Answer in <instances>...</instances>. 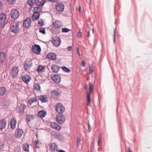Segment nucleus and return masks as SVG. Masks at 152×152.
<instances>
[{
	"instance_id": "13d9d810",
	"label": "nucleus",
	"mask_w": 152,
	"mask_h": 152,
	"mask_svg": "<svg viewBox=\"0 0 152 152\" xmlns=\"http://www.w3.org/2000/svg\"><path fill=\"white\" fill-rule=\"evenodd\" d=\"M85 64H86V63H85V61H82L81 62V64H82V66H85Z\"/></svg>"
},
{
	"instance_id": "20e7f679",
	"label": "nucleus",
	"mask_w": 152,
	"mask_h": 152,
	"mask_svg": "<svg viewBox=\"0 0 152 152\" xmlns=\"http://www.w3.org/2000/svg\"><path fill=\"white\" fill-rule=\"evenodd\" d=\"M32 66V62L31 59H26L25 62V64L23 66V68L25 70H29Z\"/></svg>"
},
{
	"instance_id": "7c9ffc66",
	"label": "nucleus",
	"mask_w": 152,
	"mask_h": 152,
	"mask_svg": "<svg viewBox=\"0 0 152 152\" xmlns=\"http://www.w3.org/2000/svg\"><path fill=\"white\" fill-rule=\"evenodd\" d=\"M29 145L27 143H26L23 145V149L26 152H28L29 151Z\"/></svg>"
},
{
	"instance_id": "f3484780",
	"label": "nucleus",
	"mask_w": 152,
	"mask_h": 152,
	"mask_svg": "<svg viewBox=\"0 0 152 152\" xmlns=\"http://www.w3.org/2000/svg\"><path fill=\"white\" fill-rule=\"evenodd\" d=\"M6 55V53L3 52H0V66L2 65Z\"/></svg>"
},
{
	"instance_id": "79ce46f5",
	"label": "nucleus",
	"mask_w": 152,
	"mask_h": 152,
	"mask_svg": "<svg viewBox=\"0 0 152 152\" xmlns=\"http://www.w3.org/2000/svg\"><path fill=\"white\" fill-rule=\"evenodd\" d=\"M4 142L2 141H0V150H1L4 146Z\"/></svg>"
},
{
	"instance_id": "bf43d9fd",
	"label": "nucleus",
	"mask_w": 152,
	"mask_h": 152,
	"mask_svg": "<svg viewBox=\"0 0 152 152\" xmlns=\"http://www.w3.org/2000/svg\"><path fill=\"white\" fill-rule=\"evenodd\" d=\"M76 50L77 53H78V56H80V51L79 50V48H77Z\"/></svg>"
},
{
	"instance_id": "72a5a7b5",
	"label": "nucleus",
	"mask_w": 152,
	"mask_h": 152,
	"mask_svg": "<svg viewBox=\"0 0 152 152\" xmlns=\"http://www.w3.org/2000/svg\"><path fill=\"white\" fill-rule=\"evenodd\" d=\"M91 93H90V92H87V100L88 103H87V104L88 105H90V103L91 102V96H90V94Z\"/></svg>"
},
{
	"instance_id": "aec40b11",
	"label": "nucleus",
	"mask_w": 152,
	"mask_h": 152,
	"mask_svg": "<svg viewBox=\"0 0 152 152\" xmlns=\"http://www.w3.org/2000/svg\"><path fill=\"white\" fill-rule=\"evenodd\" d=\"M16 124V121L14 118L13 117L11 118L10 122V129H13L15 128Z\"/></svg>"
},
{
	"instance_id": "338daca9",
	"label": "nucleus",
	"mask_w": 152,
	"mask_h": 152,
	"mask_svg": "<svg viewBox=\"0 0 152 152\" xmlns=\"http://www.w3.org/2000/svg\"><path fill=\"white\" fill-rule=\"evenodd\" d=\"M80 140L79 138H78L77 140V143H79L80 142Z\"/></svg>"
},
{
	"instance_id": "37998d69",
	"label": "nucleus",
	"mask_w": 152,
	"mask_h": 152,
	"mask_svg": "<svg viewBox=\"0 0 152 152\" xmlns=\"http://www.w3.org/2000/svg\"><path fill=\"white\" fill-rule=\"evenodd\" d=\"M61 136L60 133H58L55 135V137L57 139L59 140L61 139Z\"/></svg>"
},
{
	"instance_id": "393cba45",
	"label": "nucleus",
	"mask_w": 152,
	"mask_h": 152,
	"mask_svg": "<svg viewBox=\"0 0 152 152\" xmlns=\"http://www.w3.org/2000/svg\"><path fill=\"white\" fill-rule=\"evenodd\" d=\"M23 80L26 83H28L31 80L30 77L28 75H24L22 78Z\"/></svg>"
},
{
	"instance_id": "c9c22d12",
	"label": "nucleus",
	"mask_w": 152,
	"mask_h": 152,
	"mask_svg": "<svg viewBox=\"0 0 152 152\" xmlns=\"http://www.w3.org/2000/svg\"><path fill=\"white\" fill-rule=\"evenodd\" d=\"M10 104V102L7 99H5L4 103V105L5 106H8Z\"/></svg>"
},
{
	"instance_id": "f704fd0d",
	"label": "nucleus",
	"mask_w": 152,
	"mask_h": 152,
	"mask_svg": "<svg viewBox=\"0 0 152 152\" xmlns=\"http://www.w3.org/2000/svg\"><path fill=\"white\" fill-rule=\"evenodd\" d=\"M34 89L37 91H39L40 89V86L37 83H35L34 86Z\"/></svg>"
},
{
	"instance_id": "f8f14e48",
	"label": "nucleus",
	"mask_w": 152,
	"mask_h": 152,
	"mask_svg": "<svg viewBox=\"0 0 152 152\" xmlns=\"http://www.w3.org/2000/svg\"><path fill=\"white\" fill-rule=\"evenodd\" d=\"M16 132L15 135L16 137L17 138H20L24 132L23 131L22 129H20L18 128L16 129Z\"/></svg>"
},
{
	"instance_id": "f257e3e1",
	"label": "nucleus",
	"mask_w": 152,
	"mask_h": 152,
	"mask_svg": "<svg viewBox=\"0 0 152 152\" xmlns=\"http://www.w3.org/2000/svg\"><path fill=\"white\" fill-rule=\"evenodd\" d=\"M19 23L18 22H13L12 23L10 27V29L11 31L14 33H16L20 30L19 26Z\"/></svg>"
},
{
	"instance_id": "6e6d98bb",
	"label": "nucleus",
	"mask_w": 152,
	"mask_h": 152,
	"mask_svg": "<svg viewBox=\"0 0 152 152\" xmlns=\"http://www.w3.org/2000/svg\"><path fill=\"white\" fill-rule=\"evenodd\" d=\"M77 35L79 37H81L82 36L81 33L80 31V29L79 31L77 33Z\"/></svg>"
},
{
	"instance_id": "a211bd4d",
	"label": "nucleus",
	"mask_w": 152,
	"mask_h": 152,
	"mask_svg": "<svg viewBox=\"0 0 152 152\" xmlns=\"http://www.w3.org/2000/svg\"><path fill=\"white\" fill-rule=\"evenodd\" d=\"M7 121L4 119L0 120V130H2L6 126Z\"/></svg>"
},
{
	"instance_id": "cd10ccee",
	"label": "nucleus",
	"mask_w": 152,
	"mask_h": 152,
	"mask_svg": "<svg viewBox=\"0 0 152 152\" xmlns=\"http://www.w3.org/2000/svg\"><path fill=\"white\" fill-rule=\"evenodd\" d=\"M46 112L43 110H41L38 112V115L41 118H44L46 115Z\"/></svg>"
},
{
	"instance_id": "c85d7f7f",
	"label": "nucleus",
	"mask_w": 152,
	"mask_h": 152,
	"mask_svg": "<svg viewBox=\"0 0 152 152\" xmlns=\"http://www.w3.org/2000/svg\"><path fill=\"white\" fill-rule=\"evenodd\" d=\"M34 118V115H32L27 114L26 116V119L27 120V122H29L30 121L33 120Z\"/></svg>"
},
{
	"instance_id": "412c9836",
	"label": "nucleus",
	"mask_w": 152,
	"mask_h": 152,
	"mask_svg": "<svg viewBox=\"0 0 152 152\" xmlns=\"http://www.w3.org/2000/svg\"><path fill=\"white\" fill-rule=\"evenodd\" d=\"M61 92L60 91H59L57 90H54L51 91V94L52 96L56 97H59Z\"/></svg>"
},
{
	"instance_id": "e2e57ef3",
	"label": "nucleus",
	"mask_w": 152,
	"mask_h": 152,
	"mask_svg": "<svg viewBox=\"0 0 152 152\" xmlns=\"http://www.w3.org/2000/svg\"><path fill=\"white\" fill-rule=\"evenodd\" d=\"M58 152H66L62 150H59L57 151Z\"/></svg>"
},
{
	"instance_id": "0eeeda50",
	"label": "nucleus",
	"mask_w": 152,
	"mask_h": 152,
	"mask_svg": "<svg viewBox=\"0 0 152 152\" xmlns=\"http://www.w3.org/2000/svg\"><path fill=\"white\" fill-rule=\"evenodd\" d=\"M55 8L57 11L61 12L64 11V6L61 3L58 2L55 5Z\"/></svg>"
},
{
	"instance_id": "a878e982",
	"label": "nucleus",
	"mask_w": 152,
	"mask_h": 152,
	"mask_svg": "<svg viewBox=\"0 0 152 152\" xmlns=\"http://www.w3.org/2000/svg\"><path fill=\"white\" fill-rule=\"evenodd\" d=\"M42 8L39 6H36L33 7V12L40 13H39L42 11Z\"/></svg>"
},
{
	"instance_id": "49530a36",
	"label": "nucleus",
	"mask_w": 152,
	"mask_h": 152,
	"mask_svg": "<svg viewBox=\"0 0 152 152\" xmlns=\"http://www.w3.org/2000/svg\"><path fill=\"white\" fill-rule=\"evenodd\" d=\"M21 149L20 147H16L14 150V152H20Z\"/></svg>"
},
{
	"instance_id": "dca6fc26",
	"label": "nucleus",
	"mask_w": 152,
	"mask_h": 152,
	"mask_svg": "<svg viewBox=\"0 0 152 152\" xmlns=\"http://www.w3.org/2000/svg\"><path fill=\"white\" fill-rule=\"evenodd\" d=\"M49 149L52 152H57L58 151V146L55 143H52L49 146Z\"/></svg>"
},
{
	"instance_id": "1a4fd4ad",
	"label": "nucleus",
	"mask_w": 152,
	"mask_h": 152,
	"mask_svg": "<svg viewBox=\"0 0 152 152\" xmlns=\"http://www.w3.org/2000/svg\"><path fill=\"white\" fill-rule=\"evenodd\" d=\"M52 42L55 46L58 47L61 44V40L58 37H54L52 39Z\"/></svg>"
},
{
	"instance_id": "5701e85b",
	"label": "nucleus",
	"mask_w": 152,
	"mask_h": 152,
	"mask_svg": "<svg viewBox=\"0 0 152 152\" xmlns=\"http://www.w3.org/2000/svg\"><path fill=\"white\" fill-rule=\"evenodd\" d=\"M50 126L53 128L57 130H59L61 129V126L57 123L52 122L50 123Z\"/></svg>"
},
{
	"instance_id": "473e14b6",
	"label": "nucleus",
	"mask_w": 152,
	"mask_h": 152,
	"mask_svg": "<svg viewBox=\"0 0 152 152\" xmlns=\"http://www.w3.org/2000/svg\"><path fill=\"white\" fill-rule=\"evenodd\" d=\"M37 0H28V3L30 7L32 6V5H35V3Z\"/></svg>"
},
{
	"instance_id": "ddd939ff",
	"label": "nucleus",
	"mask_w": 152,
	"mask_h": 152,
	"mask_svg": "<svg viewBox=\"0 0 152 152\" xmlns=\"http://www.w3.org/2000/svg\"><path fill=\"white\" fill-rule=\"evenodd\" d=\"M18 71V67L16 66H14L10 71V74L13 77L15 78L17 75Z\"/></svg>"
},
{
	"instance_id": "c756f323",
	"label": "nucleus",
	"mask_w": 152,
	"mask_h": 152,
	"mask_svg": "<svg viewBox=\"0 0 152 152\" xmlns=\"http://www.w3.org/2000/svg\"><path fill=\"white\" fill-rule=\"evenodd\" d=\"M6 91V88L4 87H0V95L3 96L4 95Z\"/></svg>"
},
{
	"instance_id": "f03ea898",
	"label": "nucleus",
	"mask_w": 152,
	"mask_h": 152,
	"mask_svg": "<svg viewBox=\"0 0 152 152\" xmlns=\"http://www.w3.org/2000/svg\"><path fill=\"white\" fill-rule=\"evenodd\" d=\"M56 120L59 124H62L66 120L65 117L62 114H58L56 117Z\"/></svg>"
},
{
	"instance_id": "5fc2aeb1",
	"label": "nucleus",
	"mask_w": 152,
	"mask_h": 152,
	"mask_svg": "<svg viewBox=\"0 0 152 152\" xmlns=\"http://www.w3.org/2000/svg\"><path fill=\"white\" fill-rule=\"evenodd\" d=\"M35 5L37 6L40 7L39 6V1L38 0L36 1V3H35Z\"/></svg>"
},
{
	"instance_id": "e433bc0d",
	"label": "nucleus",
	"mask_w": 152,
	"mask_h": 152,
	"mask_svg": "<svg viewBox=\"0 0 152 152\" xmlns=\"http://www.w3.org/2000/svg\"><path fill=\"white\" fill-rule=\"evenodd\" d=\"M61 69L67 73L69 72L70 71L69 68L65 66H62L61 67Z\"/></svg>"
},
{
	"instance_id": "bb28decb",
	"label": "nucleus",
	"mask_w": 152,
	"mask_h": 152,
	"mask_svg": "<svg viewBox=\"0 0 152 152\" xmlns=\"http://www.w3.org/2000/svg\"><path fill=\"white\" fill-rule=\"evenodd\" d=\"M40 14L34 12L32 16V18L33 20H38L39 19Z\"/></svg>"
},
{
	"instance_id": "052dcab7",
	"label": "nucleus",
	"mask_w": 152,
	"mask_h": 152,
	"mask_svg": "<svg viewBox=\"0 0 152 152\" xmlns=\"http://www.w3.org/2000/svg\"><path fill=\"white\" fill-rule=\"evenodd\" d=\"M48 0L51 2H57L59 0Z\"/></svg>"
},
{
	"instance_id": "8fccbe9b",
	"label": "nucleus",
	"mask_w": 152,
	"mask_h": 152,
	"mask_svg": "<svg viewBox=\"0 0 152 152\" xmlns=\"http://www.w3.org/2000/svg\"><path fill=\"white\" fill-rule=\"evenodd\" d=\"M101 141H102V136L101 135V134H100L99 136L98 140V145H99V142H101Z\"/></svg>"
},
{
	"instance_id": "9d476101",
	"label": "nucleus",
	"mask_w": 152,
	"mask_h": 152,
	"mask_svg": "<svg viewBox=\"0 0 152 152\" xmlns=\"http://www.w3.org/2000/svg\"><path fill=\"white\" fill-rule=\"evenodd\" d=\"M31 18L29 17H27L23 22V26L26 28H28L31 25Z\"/></svg>"
},
{
	"instance_id": "774afa93",
	"label": "nucleus",
	"mask_w": 152,
	"mask_h": 152,
	"mask_svg": "<svg viewBox=\"0 0 152 152\" xmlns=\"http://www.w3.org/2000/svg\"><path fill=\"white\" fill-rule=\"evenodd\" d=\"M128 152H132V151L130 150V148L129 147L128 148Z\"/></svg>"
},
{
	"instance_id": "a19ab883",
	"label": "nucleus",
	"mask_w": 152,
	"mask_h": 152,
	"mask_svg": "<svg viewBox=\"0 0 152 152\" xmlns=\"http://www.w3.org/2000/svg\"><path fill=\"white\" fill-rule=\"evenodd\" d=\"M94 89V86L93 85H90L89 87V92L90 93H92Z\"/></svg>"
},
{
	"instance_id": "b1692460",
	"label": "nucleus",
	"mask_w": 152,
	"mask_h": 152,
	"mask_svg": "<svg viewBox=\"0 0 152 152\" xmlns=\"http://www.w3.org/2000/svg\"><path fill=\"white\" fill-rule=\"evenodd\" d=\"M26 107V106L25 104H21L18 107V110L20 113H23L25 112V109Z\"/></svg>"
},
{
	"instance_id": "4d7b16f0",
	"label": "nucleus",
	"mask_w": 152,
	"mask_h": 152,
	"mask_svg": "<svg viewBox=\"0 0 152 152\" xmlns=\"http://www.w3.org/2000/svg\"><path fill=\"white\" fill-rule=\"evenodd\" d=\"M115 28L114 31V34L113 35V42L114 43L115 42Z\"/></svg>"
},
{
	"instance_id": "3c124183",
	"label": "nucleus",
	"mask_w": 152,
	"mask_h": 152,
	"mask_svg": "<svg viewBox=\"0 0 152 152\" xmlns=\"http://www.w3.org/2000/svg\"><path fill=\"white\" fill-rule=\"evenodd\" d=\"M88 129L89 132H90L92 129L91 127V126L89 123L88 122Z\"/></svg>"
},
{
	"instance_id": "864d4df0",
	"label": "nucleus",
	"mask_w": 152,
	"mask_h": 152,
	"mask_svg": "<svg viewBox=\"0 0 152 152\" xmlns=\"http://www.w3.org/2000/svg\"><path fill=\"white\" fill-rule=\"evenodd\" d=\"M93 72V69H91V66H89V74H91Z\"/></svg>"
},
{
	"instance_id": "6e6552de",
	"label": "nucleus",
	"mask_w": 152,
	"mask_h": 152,
	"mask_svg": "<svg viewBox=\"0 0 152 152\" xmlns=\"http://www.w3.org/2000/svg\"><path fill=\"white\" fill-rule=\"evenodd\" d=\"M56 110L58 114H62L65 110L63 105L61 103H58L56 107Z\"/></svg>"
},
{
	"instance_id": "39448f33",
	"label": "nucleus",
	"mask_w": 152,
	"mask_h": 152,
	"mask_svg": "<svg viewBox=\"0 0 152 152\" xmlns=\"http://www.w3.org/2000/svg\"><path fill=\"white\" fill-rule=\"evenodd\" d=\"M10 15L12 18L16 20L19 17L20 13L17 9H15L11 10Z\"/></svg>"
},
{
	"instance_id": "0e129e2a",
	"label": "nucleus",
	"mask_w": 152,
	"mask_h": 152,
	"mask_svg": "<svg viewBox=\"0 0 152 152\" xmlns=\"http://www.w3.org/2000/svg\"><path fill=\"white\" fill-rule=\"evenodd\" d=\"M2 3L0 1V9L2 8Z\"/></svg>"
},
{
	"instance_id": "4c0bfd02",
	"label": "nucleus",
	"mask_w": 152,
	"mask_h": 152,
	"mask_svg": "<svg viewBox=\"0 0 152 152\" xmlns=\"http://www.w3.org/2000/svg\"><path fill=\"white\" fill-rule=\"evenodd\" d=\"M35 148H39V141L38 140V139H37V140L35 141Z\"/></svg>"
},
{
	"instance_id": "a18cd8bd",
	"label": "nucleus",
	"mask_w": 152,
	"mask_h": 152,
	"mask_svg": "<svg viewBox=\"0 0 152 152\" xmlns=\"http://www.w3.org/2000/svg\"><path fill=\"white\" fill-rule=\"evenodd\" d=\"M46 2V1L45 0H42V1H39V6L42 7Z\"/></svg>"
},
{
	"instance_id": "680f3d73",
	"label": "nucleus",
	"mask_w": 152,
	"mask_h": 152,
	"mask_svg": "<svg viewBox=\"0 0 152 152\" xmlns=\"http://www.w3.org/2000/svg\"><path fill=\"white\" fill-rule=\"evenodd\" d=\"M28 102L29 104L30 105L32 103H33V102H32L31 100L30 99L28 100Z\"/></svg>"
},
{
	"instance_id": "09e8293b",
	"label": "nucleus",
	"mask_w": 152,
	"mask_h": 152,
	"mask_svg": "<svg viewBox=\"0 0 152 152\" xmlns=\"http://www.w3.org/2000/svg\"><path fill=\"white\" fill-rule=\"evenodd\" d=\"M30 99L31 100V102H36L37 100L36 96L31 98Z\"/></svg>"
},
{
	"instance_id": "4468645a",
	"label": "nucleus",
	"mask_w": 152,
	"mask_h": 152,
	"mask_svg": "<svg viewBox=\"0 0 152 152\" xmlns=\"http://www.w3.org/2000/svg\"><path fill=\"white\" fill-rule=\"evenodd\" d=\"M57 55L53 53H48L46 57L48 58L53 60H55L56 59Z\"/></svg>"
},
{
	"instance_id": "58836bf2",
	"label": "nucleus",
	"mask_w": 152,
	"mask_h": 152,
	"mask_svg": "<svg viewBox=\"0 0 152 152\" xmlns=\"http://www.w3.org/2000/svg\"><path fill=\"white\" fill-rule=\"evenodd\" d=\"M70 31V29L66 28H62V32L63 33H67Z\"/></svg>"
},
{
	"instance_id": "7ed1b4c3",
	"label": "nucleus",
	"mask_w": 152,
	"mask_h": 152,
	"mask_svg": "<svg viewBox=\"0 0 152 152\" xmlns=\"http://www.w3.org/2000/svg\"><path fill=\"white\" fill-rule=\"evenodd\" d=\"M41 50V47L39 45L35 44L32 47V52L36 54H40Z\"/></svg>"
},
{
	"instance_id": "4be33fe9",
	"label": "nucleus",
	"mask_w": 152,
	"mask_h": 152,
	"mask_svg": "<svg viewBox=\"0 0 152 152\" xmlns=\"http://www.w3.org/2000/svg\"><path fill=\"white\" fill-rule=\"evenodd\" d=\"M39 99L42 103H45L48 102V97L46 95H41L39 98Z\"/></svg>"
},
{
	"instance_id": "c03bdc74",
	"label": "nucleus",
	"mask_w": 152,
	"mask_h": 152,
	"mask_svg": "<svg viewBox=\"0 0 152 152\" xmlns=\"http://www.w3.org/2000/svg\"><path fill=\"white\" fill-rule=\"evenodd\" d=\"M16 0H7V1L10 4H14L16 2Z\"/></svg>"
},
{
	"instance_id": "423d86ee",
	"label": "nucleus",
	"mask_w": 152,
	"mask_h": 152,
	"mask_svg": "<svg viewBox=\"0 0 152 152\" xmlns=\"http://www.w3.org/2000/svg\"><path fill=\"white\" fill-rule=\"evenodd\" d=\"M6 15L4 13L0 15V27H4L5 24V20L6 19Z\"/></svg>"
},
{
	"instance_id": "603ef678",
	"label": "nucleus",
	"mask_w": 152,
	"mask_h": 152,
	"mask_svg": "<svg viewBox=\"0 0 152 152\" xmlns=\"http://www.w3.org/2000/svg\"><path fill=\"white\" fill-rule=\"evenodd\" d=\"M72 48V47L71 46H69L67 47L66 49V50H68L69 51L71 50V48Z\"/></svg>"
},
{
	"instance_id": "2eb2a0df",
	"label": "nucleus",
	"mask_w": 152,
	"mask_h": 152,
	"mask_svg": "<svg viewBox=\"0 0 152 152\" xmlns=\"http://www.w3.org/2000/svg\"><path fill=\"white\" fill-rule=\"evenodd\" d=\"M53 25L55 28H60L63 26V24L61 22L56 20L53 22Z\"/></svg>"
},
{
	"instance_id": "9b49d317",
	"label": "nucleus",
	"mask_w": 152,
	"mask_h": 152,
	"mask_svg": "<svg viewBox=\"0 0 152 152\" xmlns=\"http://www.w3.org/2000/svg\"><path fill=\"white\" fill-rule=\"evenodd\" d=\"M51 78L52 80L56 83H59L61 80L60 76L57 74H55L53 75H52L51 76Z\"/></svg>"
},
{
	"instance_id": "de8ad7c7",
	"label": "nucleus",
	"mask_w": 152,
	"mask_h": 152,
	"mask_svg": "<svg viewBox=\"0 0 152 152\" xmlns=\"http://www.w3.org/2000/svg\"><path fill=\"white\" fill-rule=\"evenodd\" d=\"M38 24H40V26L42 27L43 25V21L42 19H41L38 22Z\"/></svg>"
},
{
	"instance_id": "2f4dec72",
	"label": "nucleus",
	"mask_w": 152,
	"mask_h": 152,
	"mask_svg": "<svg viewBox=\"0 0 152 152\" xmlns=\"http://www.w3.org/2000/svg\"><path fill=\"white\" fill-rule=\"evenodd\" d=\"M44 69V66L42 65L38 66L36 70L38 73H41L42 71V70Z\"/></svg>"
},
{
	"instance_id": "ea45409f",
	"label": "nucleus",
	"mask_w": 152,
	"mask_h": 152,
	"mask_svg": "<svg viewBox=\"0 0 152 152\" xmlns=\"http://www.w3.org/2000/svg\"><path fill=\"white\" fill-rule=\"evenodd\" d=\"M39 32L43 34H45V30L44 28H40L39 29Z\"/></svg>"
},
{
	"instance_id": "69168bd1",
	"label": "nucleus",
	"mask_w": 152,
	"mask_h": 152,
	"mask_svg": "<svg viewBox=\"0 0 152 152\" xmlns=\"http://www.w3.org/2000/svg\"><path fill=\"white\" fill-rule=\"evenodd\" d=\"M87 37H89V31H88V34L87 35Z\"/></svg>"
},
{
	"instance_id": "6ab92c4d",
	"label": "nucleus",
	"mask_w": 152,
	"mask_h": 152,
	"mask_svg": "<svg viewBox=\"0 0 152 152\" xmlns=\"http://www.w3.org/2000/svg\"><path fill=\"white\" fill-rule=\"evenodd\" d=\"M60 67V66L53 64L51 66V69L53 72L57 73L59 70Z\"/></svg>"
}]
</instances>
